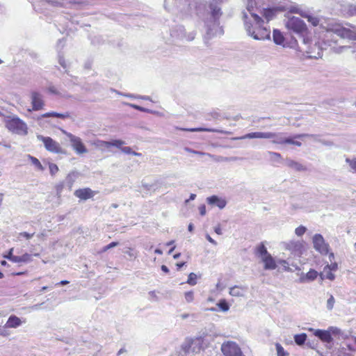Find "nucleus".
<instances>
[{"mask_svg":"<svg viewBox=\"0 0 356 356\" xmlns=\"http://www.w3.org/2000/svg\"><path fill=\"white\" fill-rule=\"evenodd\" d=\"M334 298L332 296H330V297L328 298L327 301V308L329 310H332L333 309L334 305Z\"/></svg>","mask_w":356,"mask_h":356,"instance_id":"obj_53","label":"nucleus"},{"mask_svg":"<svg viewBox=\"0 0 356 356\" xmlns=\"http://www.w3.org/2000/svg\"><path fill=\"white\" fill-rule=\"evenodd\" d=\"M265 17L267 19V22L273 18V13L272 10H266L264 13Z\"/></svg>","mask_w":356,"mask_h":356,"instance_id":"obj_59","label":"nucleus"},{"mask_svg":"<svg viewBox=\"0 0 356 356\" xmlns=\"http://www.w3.org/2000/svg\"><path fill=\"white\" fill-rule=\"evenodd\" d=\"M277 356H288L289 354L286 353L284 348L280 344L276 343L275 345Z\"/></svg>","mask_w":356,"mask_h":356,"instance_id":"obj_47","label":"nucleus"},{"mask_svg":"<svg viewBox=\"0 0 356 356\" xmlns=\"http://www.w3.org/2000/svg\"><path fill=\"white\" fill-rule=\"evenodd\" d=\"M303 248L302 243L299 241H291L287 244L286 248L294 252L295 254H300Z\"/></svg>","mask_w":356,"mask_h":356,"instance_id":"obj_22","label":"nucleus"},{"mask_svg":"<svg viewBox=\"0 0 356 356\" xmlns=\"http://www.w3.org/2000/svg\"><path fill=\"white\" fill-rule=\"evenodd\" d=\"M261 260L264 264V268L265 270H275L277 268L276 262L271 254L267 255V257H264Z\"/></svg>","mask_w":356,"mask_h":356,"instance_id":"obj_19","label":"nucleus"},{"mask_svg":"<svg viewBox=\"0 0 356 356\" xmlns=\"http://www.w3.org/2000/svg\"><path fill=\"white\" fill-rule=\"evenodd\" d=\"M121 151L126 154H133L134 156H141L140 153L136 152L134 151H132L131 148L130 147H122Z\"/></svg>","mask_w":356,"mask_h":356,"instance_id":"obj_44","label":"nucleus"},{"mask_svg":"<svg viewBox=\"0 0 356 356\" xmlns=\"http://www.w3.org/2000/svg\"><path fill=\"white\" fill-rule=\"evenodd\" d=\"M179 31L181 33V39H185L187 41H192L193 40H194V38L195 37V35H196V33L194 31H192V32H190V33H187L185 31V29H184V28L183 26H179Z\"/></svg>","mask_w":356,"mask_h":356,"instance_id":"obj_29","label":"nucleus"},{"mask_svg":"<svg viewBox=\"0 0 356 356\" xmlns=\"http://www.w3.org/2000/svg\"><path fill=\"white\" fill-rule=\"evenodd\" d=\"M31 99L33 111H39L43 108L44 102L42 94L37 91H33L31 94Z\"/></svg>","mask_w":356,"mask_h":356,"instance_id":"obj_12","label":"nucleus"},{"mask_svg":"<svg viewBox=\"0 0 356 356\" xmlns=\"http://www.w3.org/2000/svg\"><path fill=\"white\" fill-rule=\"evenodd\" d=\"M321 277L322 279H328L330 280H333L334 279V275L332 273V271L327 269V268H324L323 272L321 273Z\"/></svg>","mask_w":356,"mask_h":356,"instance_id":"obj_38","label":"nucleus"},{"mask_svg":"<svg viewBox=\"0 0 356 356\" xmlns=\"http://www.w3.org/2000/svg\"><path fill=\"white\" fill-rule=\"evenodd\" d=\"M46 1L51 6L54 7H60L63 3L60 1H55V0H46Z\"/></svg>","mask_w":356,"mask_h":356,"instance_id":"obj_55","label":"nucleus"},{"mask_svg":"<svg viewBox=\"0 0 356 356\" xmlns=\"http://www.w3.org/2000/svg\"><path fill=\"white\" fill-rule=\"evenodd\" d=\"M63 187H64L63 183H60L56 185V190L57 195L60 196L61 195Z\"/></svg>","mask_w":356,"mask_h":356,"instance_id":"obj_58","label":"nucleus"},{"mask_svg":"<svg viewBox=\"0 0 356 356\" xmlns=\"http://www.w3.org/2000/svg\"><path fill=\"white\" fill-rule=\"evenodd\" d=\"M49 117H56L61 119H65L69 117V114L66 113H59L56 112H48L42 114L39 118H49Z\"/></svg>","mask_w":356,"mask_h":356,"instance_id":"obj_30","label":"nucleus"},{"mask_svg":"<svg viewBox=\"0 0 356 356\" xmlns=\"http://www.w3.org/2000/svg\"><path fill=\"white\" fill-rule=\"evenodd\" d=\"M37 138L42 141L46 148V149L49 152L53 153H60L62 151L61 147L59 143L51 138L48 136H43L42 135L37 136Z\"/></svg>","mask_w":356,"mask_h":356,"instance_id":"obj_9","label":"nucleus"},{"mask_svg":"<svg viewBox=\"0 0 356 356\" xmlns=\"http://www.w3.org/2000/svg\"><path fill=\"white\" fill-rule=\"evenodd\" d=\"M350 28L344 27L340 24L330 22L326 27L327 33H333L342 38L356 40V26L348 24Z\"/></svg>","mask_w":356,"mask_h":356,"instance_id":"obj_3","label":"nucleus"},{"mask_svg":"<svg viewBox=\"0 0 356 356\" xmlns=\"http://www.w3.org/2000/svg\"><path fill=\"white\" fill-rule=\"evenodd\" d=\"M327 331L329 332L330 335L331 337L339 336L341 334V330L337 327H333V326L329 327L327 329Z\"/></svg>","mask_w":356,"mask_h":356,"instance_id":"obj_42","label":"nucleus"},{"mask_svg":"<svg viewBox=\"0 0 356 356\" xmlns=\"http://www.w3.org/2000/svg\"><path fill=\"white\" fill-rule=\"evenodd\" d=\"M217 306L219 307L220 310L223 312H226L229 309V305L225 299L220 300V301L217 303Z\"/></svg>","mask_w":356,"mask_h":356,"instance_id":"obj_36","label":"nucleus"},{"mask_svg":"<svg viewBox=\"0 0 356 356\" xmlns=\"http://www.w3.org/2000/svg\"><path fill=\"white\" fill-rule=\"evenodd\" d=\"M185 150L188 152H190V153H193V154H197V155H207L211 158H213V156L209 154V153H204V152H200V151H196V150H193L188 147H186L185 148Z\"/></svg>","mask_w":356,"mask_h":356,"instance_id":"obj_50","label":"nucleus"},{"mask_svg":"<svg viewBox=\"0 0 356 356\" xmlns=\"http://www.w3.org/2000/svg\"><path fill=\"white\" fill-rule=\"evenodd\" d=\"M207 201L208 204L211 205H216L219 209H222L225 207L227 202L225 200L218 197L216 195H212L207 197Z\"/></svg>","mask_w":356,"mask_h":356,"instance_id":"obj_17","label":"nucleus"},{"mask_svg":"<svg viewBox=\"0 0 356 356\" xmlns=\"http://www.w3.org/2000/svg\"><path fill=\"white\" fill-rule=\"evenodd\" d=\"M124 144H125V142L122 140L115 139V140H111V147H115L120 149V150L122 149V147H123V145Z\"/></svg>","mask_w":356,"mask_h":356,"instance_id":"obj_39","label":"nucleus"},{"mask_svg":"<svg viewBox=\"0 0 356 356\" xmlns=\"http://www.w3.org/2000/svg\"><path fill=\"white\" fill-rule=\"evenodd\" d=\"M325 268H327L329 270H336L337 268V264L336 263L332 264L331 265H327Z\"/></svg>","mask_w":356,"mask_h":356,"instance_id":"obj_62","label":"nucleus"},{"mask_svg":"<svg viewBox=\"0 0 356 356\" xmlns=\"http://www.w3.org/2000/svg\"><path fill=\"white\" fill-rule=\"evenodd\" d=\"M221 351L224 356H245L239 346L234 341L224 342L221 346Z\"/></svg>","mask_w":356,"mask_h":356,"instance_id":"obj_7","label":"nucleus"},{"mask_svg":"<svg viewBox=\"0 0 356 356\" xmlns=\"http://www.w3.org/2000/svg\"><path fill=\"white\" fill-rule=\"evenodd\" d=\"M13 250L14 249L13 248H10L7 254H5L3 255V257L8 259L9 261H10L12 259V257H14L13 252Z\"/></svg>","mask_w":356,"mask_h":356,"instance_id":"obj_60","label":"nucleus"},{"mask_svg":"<svg viewBox=\"0 0 356 356\" xmlns=\"http://www.w3.org/2000/svg\"><path fill=\"white\" fill-rule=\"evenodd\" d=\"M63 133L69 138L71 145L76 154H81L88 152L86 147L79 137L76 136L71 133L67 132L64 130H63Z\"/></svg>","mask_w":356,"mask_h":356,"instance_id":"obj_8","label":"nucleus"},{"mask_svg":"<svg viewBox=\"0 0 356 356\" xmlns=\"http://www.w3.org/2000/svg\"><path fill=\"white\" fill-rule=\"evenodd\" d=\"M314 248L321 254H327L329 252V245L325 243L324 238L320 234H316L312 238Z\"/></svg>","mask_w":356,"mask_h":356,"instance_id":"obj_10","label":"nucleus"},{"mask_svg":"<svg viewBox=\"0 0 356 356\" xmlns=\"http://www.w3.org/2000/svg\"><path fill=\"white\" fill-rule=\"evenodd\" d=\"M307 335L305 333L297 334L294 335V341L296 345L301 346L305 343Z\"/></svg>","mask_w":356,"mask_h":356,"instance_id":"obj_31","label":"nucleus"},{"mask_svg":"<svg viewBox=\"0 0 356 356\" xmlns=\"http://www.w3.org/2000/svg\"><path fill=\"white\" fill-rule=\"evenodd\" d=\"M243 19L245 30L248 36L256 40H268L270 38V30L267 22L261 18V22L256 24L254 19L249 17L246 12H243Z\"/></svg>","mask_w":356,"mask_h":356,"instance_id":"obj_1","label":"nucleus"},{"mask_svg":"<svg viewBox=\"0 0 356 356\" xmlns=\"http://www.w3.org/2000/svg\"><path fill=\"white\" fill-rule=\"evenodd\" d=\"M197 275L194 273H191L188 275L187 283L191 286H195L197 284Z\"/></svg>","mask_w":356,"mask_h":356,"instance_id":"obj_46","label":"nucleus"},{"mask_svg":"<svg viewBox=\"0 0 356 356\" xmlns=\"http://www.w3.org/2000/svg\"><path fill=\"white\" fill-rule=\"evenodd\" d=\"M307 17H304L306 18L307 21L311 23L314 26H316L319 24L318 17L311 15L308 11L307 13Z\"/></svg>","mask_w":356,"mask_h":356,"instance_id":"obj_37","label":"nucleus"},{"mask_svg":"<svg viewBox=\"0 0 356 356\" xmlns=\"http://www.w3.org/2000/svg\"><path fill=\"white\" fill-rule=\"evenodd\" d=\"M204 348V339L197 337L187 339L182 345L181 350L184 354L197 353Z\"/></svg>","mask_w":356,"mask_h":356,"instance_id":"obj_6","label":"nucleus"},{"mask_svg":"<svg viewBox=\"0 0 356 356\" xmlns=\"http://www.w3.org/2000/svg\"><path fill=\"white\" fill-rule=\"evenodd\" d=\"M306 136H309V135L303 134H297L292 137H286L285 144H291V145H293L300 147L302 145V143L299 141L295 140V139H301Z\"/></svg>","mask_w":356,"mask_h":356,"instance_id":"obj_23","label":"nucleus"},{"mask_svg":"<svg viewBox=\"0 0 356 356\" xmlns=\"http://www.w3.org/2000/svg\"><path fill=\"white\" fill-rule=\"evenodd\" d=\"M118 245V242H111L108 245L104 246L102 249V252H106L108 250L111 249V248H113L114 247H116L117 245Z\"/></svg>","mask_w":356,"mask_h":356,"instance_id":"obj_57","label":"nucleus"},{"mask_svg":"<svg viewBox=\"0 0 356 356\" xmlns=\"http://www.w3.org/2000/svg\"><path fill=\"white\" fill-rule=\"evenodd\" d=\"M255 254L261 259H263L264 257H267V255L270 254L268 253L267 248H266L264 243H261L257 247Z\"/></svg>","mask_w":356,"mask_h":356,"instance_id":"obj_27","label":"nucleus"},{"mask_svg":"<svg viewBox=\"0 0 356 356\" xmlns=\"http://www.w3.org/2000/svg\"><path fill=\"white\" fill-rule=\"evenodd\" d=\"M285 164L286 166L294 169L296 171H305L306 170V167L302 165L301 163L291 160L290 159H287L285 161Z\"/></svg>","mask_w":356,"mask_h":356,"instance_id":"obj_24","label":"nucleus"},{"mask_svg":"<svg viewBox=\"0 0 356 356\" xmlns=\"http://www.w3.org/2000/svg\"><path fill=\"white\" fill-rule=\"evenodd\" d=\"M5 125L10 131L17 135L26 136L28 134L27 124L17 116L7 117Z\"/></svg>","mask_w":356,"mask_h":356,"instance_id":"obj_5","label":"nucleus"},{"mask_svg":"<svg viewBox=\"0 0 356 356\" xmlns=\"http://www.w3.org/2000/svg\"><path fill=\"white\" fill-rule=\"evenodd\" d=\"M10 261H12L13 263H22L21 256L14 255V257H12V259L10 260Z\"/></svg>","mask_w":356,"mask_h":356,"instance_id":"obj_63","label":"nucleus"},{"mask_svg":"<svg viewBox=\"0 0 356 356\" xmlns=\"http://www.w3.org/2000/svg\"><path fill=\"white\" fill-rule=\"evenodd\" d=\"M247 289V286H234L229 289V294L234 297H242L244 296Z\"/></svg>","mask_w":356,"mask_h":356,"instance_id":"obj_21","label":"nucleus"},{"mask_svg":"<svg viewBox=\"0 0 356 356\" xmlns=\"http://www.w3.org/2000/svg\"><path fill=\"white\" fill-rule=\"evenodd\" d=\"M34 235V233H32V234H29L28 232H21V233H19L17 236V241H22V238H25L27 240H29L30 238H31Z\"/></svg>","mask_w":356,"mask_h":356,"instance_id":"obj_45","label":"nucleus"},{"mask_svg":"<svg viewBox=\"0 0 356 356\" xmlns=\"http://www.w3.org/2000/svg\"><path fill=\"white\" fill-rule=\"evenodd\" d=\"M310 51L308 53L311 54L310 57L316 58H321L323 56L322 48L320 47L319 44L315 43L314 47H309Z\"/></svg>","mask_w":356,"mask_h":356,"instance_id":"obj_26","label":"nucleus"},{"mask_svg":"<svg viewBox=\"0 0 356 356\" xmlns=\"http://www.w3.org/2000/svg\"><path fill=\"white\" fill-rule=\"evenodd\" d=\"M58 62L60 63V65L64 68V69H66L67 68V64L65 63V60L64 59L63 57H62L61 56H59V58H58Z\"/></svg>","mask_w":356,"mask_h":356,"instance_id":"obj_61","label":"nucleus"},{"mask_svg":"<svg viewBox=\"0 0 356 356\" xmlns=\"http://www.w3.org/2000/svg\"><path fill=\"white\" fill-rule=\"evenodd\" d=\"M347 13L351 16H356V5H348L347 6Z\"/></svg>","mask_w":356,"mask_h":356,"instance_id":"obj_51","label":"nucleus"},{"mask_svg":"<svg viewBox=\"0 0 356 356\" xmlns=\"http://www.w3.org/2000/svg\"><path fill=\"white\" fill-rule=\"evenodd\" d=\"M76 178V175L75 172H71L68 174V175L66 177L65 181L66 184L68 187V189L71 191L73 184L75 181V179Z\"/></svg>","mask_w":356,"mask_h":356,"instance_id":"obj_32","label":"nucleus"},{"mask_svg":"<svg viewBox=\"0 0 356 356\" xmlns=\"http://www.w3.org/2000/svg\"><path fill=\"white\" fill-rule=\"evenodd\" d=\"M268 154L270 156V159L274 162H280L282 159L281 154L277 152H268Z\"/></svg>","mask_w":356,"mask_h":356,"instance_id":"obj_41","label":"nucleus"},{"mask_svg":"<svg viewBox=\"0 0 356 356\" xmlns=\"http://www.w3.org/2000/svg\"><path fill=\"white\" fill-rule=\"evenodd\" d=\"M22 263H29L32 261L31 254L25 253L21 256Z\"/></svg>","mask_w":356,"mask_h":356,"instance_id":"obj_54","label":"nucleus"},{"mask_svg":"<svg viewBox=\"0 0 356 356\" xmlns=\"http://www.w3.org/2000/svg\"><path fill=\"white\" fill-rule=\"evenodd\" d=\"M306 230L307 229L305 227L300 225L296 229L295 233L297 236H301L305 233Z\"/></svg>","mask_w":356,"mask_h":356,"instance_id":"obj_52","label":"nucleus"},{"mask_svg":"<svg viewBox=\"0 0 356 356\" xmlns=\"http://www.w3.org/2000/svg\"><path fill=\"white\" fill-rule=\"evenodd\" d=\"M285 26L289 31L302 38L305 44L308 42L307 39L305 38L307 27L303 20L297 17H289L285 21Z\"/></svg>","mask_w":356,"mask_h":356,"instance_id":"obj_4","label":"nucleus"},{"mask_svg":"<svg viewBox=\"0 0 356 356\" xmlns=\"http://www.w3.org/2000/svg\"><path fill=\"white\" fill-rule=\"evenodd\" d=\"M273 41L275 44H279V45L284 44V37L282 35V32L280 31L279 30L275 29L273 31Z\"/></svg>","mask_w":356,"mask_h":356,"instance_id":"obj_28","label":"nucleus"},{"mask_svg":"<svg viewBox=\"0 0 356 356\" xmlns=\"http://www.w3.org/2000/svg\"><path fill=\"white\" fill-rule=\"evenodd\" d=\"M314 336L320 339L322 341L330 343H332L333 339L332 337L330 335L327 330H319L317 329L314 331Z\"/></svg>","mask_w":356,"mask_h":356,"instance_id":"obj_16","label":"nucleus"},{"mask_svg":"<svg viewBox=\"0 0 356 356\" xmlns=\"http://www.w3.org/2000/svg\"><path fill=\"white\" fill-rule=\"evenodd\" d=\"M123 104L124 105L129 106H130L136 110H138L139 111H141V112L152 113V111L150 110L145 108L144 107L134 104H130V103H127V102H124Z\"/></svg>","mask_w":356,"mask_h":356,"instance_id":"obj_40","label":"nucleus"},{"mask_svg":"<svg viewBox=\"0 0 356 356\" xmlns=\"http://www.w3.org/2000/svg\"><path fill=\"white\" fill-rule=\"evenodd\" d=\"M289 12L291 13H297V14L300 15L302 17L307 16V11L304 10L303 9H302L301 8H300L298 6H293V7H291L289 9Z\"/></svg>","mask_w":356,"mask_h":356,"instance_id":"obj_35","label":"nucleus"},{"mask_svg":"<svg viewBox=\"0 0 356 356\" xmlns=\"http://www.w3.org/2000/svg\"><path fill=\"white\" fill-rule=\"evenodd\" d=\"M184 298L186 302L190 303L194 300V293L193 291H187L184 293Z\"/></svg>","mask_w":356,"mask_h":356,"instance_id":"obj_48","label":"nucleus"},{"mask_svg":"<svg viewBox=\"0 0 356 356\" xmlns=\"http://www.w3.org/2000/svg\"><path fill=\"white\" fill-rule=\"evenodd\" d=\"M346 163L348 164L350 167V171L353 173H356V156L352 159L346 158Z\"/></svg>","mask_w":356,"mask_h":356,"instance_id":"obj_34","label":"nucleus"},{"mask_svg":"<svg viewBox=\"0 0 356 356\" xmlns=\"http://www.w3.org/2000/svg\"><path fill=\"white\" fill-rule=\"evenodd\" d=\"M28 158L31 161L32 164L35 166V168L37 170H40V171L44 170V167L42 166L40 161L37 158H35L33 156H31V155H28Z\"/></svg>","mask_w":356,"mask_h":356,"instance_id":"obj_33","label":"nucleus"},{"mask_svg":"<svg viewBox=\"0 0 356 356\" xmlns=\"http://www.w3.org/2000/svg\"><path fill=\"white\" fill-rule=\"evenodd\" d=\"M269 134L270 135L268 137V139L272 140V143L274 144H279V145H284L285 144V134L282 132L279 133H274V132H269Z\"/></svg>","mask_w":356,"mask_h":356,"instance_id":"obj_18","label":"nucleus"},{"mask_svg":"<svg viewBox=\"0 0 356 356\" xmlns=\"http://www.w3.org/2000/svg\"><path fill=\"white\" fill-rule=\"evenodd\" d=\"M318 277V272L314 269H311L306 274L302 273L300 277V282H312Z\"/></svg>","mask_w":356,"mask_h":356,"instance_id":"obj_20","label":"nucleus"},{"mask_svg":"<svg viewBox=\"0 0 356 356\" xmlns=\"http://www.w3.org/2000/svg\"><path fill=\"white\" fill-rule=\"evenodd\" d=\"M49 168L50 174L54 176L58 172V167L56 164L49 163Z\"/></svg>","mask_w":356,"mask_h":356,"instance_id":"obj_49","label":"nucleus"},{"mask_svg":"<svg viewBox=\"0 0 356 356\" xmlns=\"http://www.w3.org/2000/svg\"><path fill=\"white\" fill-rule=\"evenodd\" d=\"M97 146L101 149L109 148L111 147V140L105 141L99 140L95 143Z\"/></svg>","mask_w":356,"mask_h":356,"instance_id":"obj_43","label":"nucleus"},{"mask_svg":"<svg viewBox=\"0 0 356 356\" xmlns=\"http://www.w3.org/2000/svg\"><path fill=\"white\" fill-rule=\"evenodd\" d=\"M270 135L269 132H252L243 136L234 138L235 140L252 139V138H265L268 139Z\"/></svg>","mask_w":356,"mask_h":356,"instance_id":"obj_15","label":"nucleus"},{"mask_svg":"<svg viewBox=\"0 0 356 356\" xmlns=\"http://www.w3.org/2000/svg\"><path fill=\"white\" fill-rule=\"evenodd\" d=\"M23 323H24V321H22L18 316L11 315L3 325V327L6 330H8V328H17L21 326Z\"/></svg>","mask_w":356,"mask_h":356,"instance_id":"obj_13","label":"nucleus"},{"mask_svg":"<svg viewBox=\"0 0 356 356\" xmlns=\"http://www.w3.org/2000/svg\"><path fill=\"white\" fill-rule=\"evenodd\" d=\"M222 0H213L209 5L211 19L206 22L207 34L209 38L220 36L224 34L223 28L220 25V18L222 16L221 8L216 3Z\"/></svg>","mask_w":356,"mask_h":356,"instance_id":"obj_2","label":"nucleus"},{"mask_svg":"<svg viewBox=\"0 0 356 356\" xmlns=\"http://www.w3.org/2000/svg\"><path fill=\"white\" fill-rule=\"evenodd\" d=\"M74 194L76 197L83 200L90 199L94 196V192L89 188L76 190Z\"/></svg>","mask_w":356,"mask_h":356,"instance_id":"obj_14","label":"nucleus"},{"mask_svg":"<svg viewBox=\"0 0 356 356\" xmlns=\"http://www.w3.org/2000/svg\"><path fill=\"white\" fill-rule=\"evenodd\" d=\"M199 211L201 216H204L206 214V206L204 204L200 205Z\"/></svg>","mask_w":356,"mask_h":356,"instance_id":"obj_64","label":"nucleus"},{"mask_svg":"<svg viewBox=\"0 0 356 356\" xmlns=\"http://www.w3.org/2000/svg\"><path fill=\"white\" fill-rule=\"evenodd\" d=\"M186 131L191 132H200V131H207V132H213V133H222V134H227L228 132L220 130L218 129H212V128H204V127H197V128H191V129H186Z\"/></svg>","mask_w":356,"mask_h":356,"instance_id":"obj_25","label":"nucleus"},{"mask_svg":"<svg viewBox=\"0 0 356 356\" xmlns=\"http://www.w3.org/2000/svg\"><path fill=\"white\" fill-rule=\"evenodd\" d=\"M258 9L257 3L255 0H248L247 6H246V13H249V17L251 19H254V21L256 22V24H259L261 22V17L258 14L255 13V11Z\"/></svg>","mask_w":356,"mask_h":356,"instance_id":"obj_11","label":"nucleus"},{"mask_svg":"<svg viewBox=\"0 0 356 356\" xmlns=\"http://www.w3.org/2000/svg\"><path fill=\"white\" fill-rule=\"evenodd\" d=\"M46 1L51 6L54 7H60L63 3L60 1H55V0H46Z\"/></svg>","mask_w":356,"mask_h":356,"instance_id":"obj_56","label":"nucleus"}]
</instances>
